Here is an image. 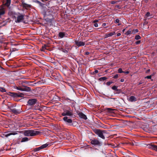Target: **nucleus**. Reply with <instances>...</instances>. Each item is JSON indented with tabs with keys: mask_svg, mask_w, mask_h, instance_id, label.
I'll list each match as a JSON object with an SVG mask.
<instances>
[{
	"mask_svg": "<svg viewBox=\"0 0 157 157\" xmlns=\"http://www.w3.org/2000/svg\"><path fill=\"white\" fill-rule=\"evenodd\" d=\"M41 132L39 131L35 130H26L24 131L23 134L25 136H33L39 135Z\"/></svg>",
	"mask_w": 157,
	"mask_h": 157,
	"instance_id": "f257e3e1",
	"label": "nucleus"
},
{
	"mask_svg": "<svg viewBox=\"0 0 157 157\" xmlns=\"http://www.w3.org/2000/svg\"><path fill=\"white\" fill-rule=\"evenodd\" d=\"M94 132L100 137L103 139H105V137L104 134L106 133V131L105 130H101L98 129H95L94 130Z\"/></svg>",
	"mask_w": 157,
	"mask_h": 157,
	"instance_id": "f03ea898",
	"label": "nucleus"
},
{
	"mask_svg": "<svg viewBox=\"0 0 157 157\" xmlns=\"http://www.w3.org/2000/svg\"><path fill=\"white\" fill-rule=\"evenodd\" d=\"M9 109L10 112L16 115L19 114L21 112V108H15L13 106H11Z\"/></svg>",
	"mask_w": 157,
	"mask_h": 157,
	"instance_id": "7ed1b4c3",
	"label": "nucleus"
},
{
	"mask_svg": "<svg viewBox=\"0 0 157 157\" xmlns=\"http://www.w3.org/2000/svg\"><path fill=\"white\" fill-rule=\"evenodd\" d=\"M73 115V112L71 109H70L69 110L64 109L63 110V112L62 113L60 117H62V116H72Z\"/></svg>",
	"mask_w": 157,
	"mask_h": 157,
	"instance_id": "20e7f679",
	"label": "nucleus"
},
{
	"mask_svg": "<svg viewBox=\"0 0 157 157\" xmlns=\"http://www.w3.org/2000/svg\"><path fill=\"white\" fill-rule=\"evenodd\" d=\"M91 143L92 144L98 146H101L102 144L98 140L96 139H93L91 140Z\"/></svg>",
	"mask_w": 157,
	"mask_h": 157,
	"instance_id": "39448f33",
	"label": "nucleus"
},
{
	"mask_svg": "<svg viewBox=\"0 0 157 157\" xmlns=\"http://www.w3.org/2000/svg\"><path fill=\"white\" fill-rule=\"evenodd\" d=\"M24 19V16L22 14H20L17 17V19H16L15 22L16 23H20Z\"/></svg>",
	"mask_w": 157,
	"mask_h": 157,
	"instance_id": "423d86ee",
	"label": "nucleus"
},
{
	"mask_svg": "<svg viewBox=\"0 0 157 157\" xmlns=\"http://www.w3.org/2000/svg\"><path fill=\"white\" fill-rule=\"evenodd\" d=\"M37 101V100L36 99H29L27 102L28 104L29 105H35Z\"/></svg>",
	"mask_w": 157,
	"mask_h": 157,
	"instance_id": "0eeeda50",
	"label": "nucleus"
},
{
	"mask_svg": "<svg viewBox=\"0 0 157 157\" xmlns=\"http://www.w3.org/2000/svg\"><path fill=\"white\" fill-rule=\"evenodd\" d=\"M48 144H43L40 147L35 148L34 149L33 151L35 152L38 151L40 149L46 147L48 146Z\"/></svg>",
	"mask_w": 157,
	"mask_h": 157,
	"instance_id": "6e6552de",
	"label": "nucleus"
},
{
	"mask_svg": "<svg viewBox=\"0 0 157 157\" xmlns=\"http://www.w3.org/2000/svg\"><path fill=\"white\" fill-rule=\"evenodd\" d=\"M147 146L148 148L157 151V146L152 144H147Z\"/></svg>",
	"mask_w": 157,
	"mask_h": 157,
	"instance_id": "1a4fd4ad",
	"label": "nucleus"
},
{
	"mask_svg": "<svg viewBox=\"0 0 157 157\" xmlns=\"http://www.w3.org/2000/svg\"><path fill=\"white\" fill-rule=\"evenodd\" d=\"M75 42L76 45L78 47L82 46H83L85 45V43L84 42L81 41L75 40Z\"/></svg>",
	"mask_w": 157,
	"mask_h": 157,
	"instance_id": "9d476101",
	"label": "nucleus"
},
{
	"mask_svg": "<svg viewBox=\"0 0 157 157\" xmlns=\"http://www.w3.org/2000/svg\"><path fill=\"white\" fill-rule=\"evenodd\" d=\"M63 120L67 124L71 123L72 121L71 119L68 118L67 116H65L63 118Z\"/></svg>",
	"mask_w": 157,
	"mask_h": 157,
	"instance_id": "9b49d317",
	"label": "nucleus"
},
{
	"mask_svg": "<svg viewBox=\"0 0 157 157\" xmlns=\"http://www.w3.org/2000/svg\"><path fill=\"white\" fill-rule=\"evenodd\" d=\"M78 115L79 117L82 118L85 120H86L87 119L86 116L82 113L81 112L79 113Z\"/></svg>",
	"mask_w": 157,
	"mask_h": 157,
	"instance_id": "f8f14e48",
	"label": "nucleus"
},
{
	"mask_svg": "<svg viewBox=\"0 0 157 157\" xmlns=\"http://www.w3.org/2000/svg\"><path fill=\"white\" fill-rule=\"evenodd\" d=\"M136 100V98L134 96H131L128 98V101L130 102L135 101Z\"/></svg>",
	"mask_w": 157,
	"mask_h": 157,
	"instance_id": "ddd939ff",
	"label": "nucleus"
},
{
	"mask_svg": "<svg viewBox=\"0 0 157 157\" xmlns=\"http://www.w3.org/2000/svg\"><path fill=\"white\" fill-rule=\"evenodd\" d=\"M22 4L23 7H25L26 9L31 7V5L27 4L24 2H22Z\"/></svg>",
	"mask_w": 157,
	"mask_h": 157,
	"instance_id": "4468645a",
	"label": "nucleus"
},
{
	"mask_svg": "<svg viewBox=\"0 0 157 157\" xmlns=\"http://www.w3.org/2000/svg\"><path fill=\"white\" fill-rule=\"evenodd\" d=\"M31 90V89L30 87L28 86H25L24 88H23V91H25L27 92L30 91Z\"/></svg>",
	"mask_w": 157,
	"mask_h": 157,
	"instance_id": "2eb2a0df",
	"label": "nucleus"
},
{
	"mask_svg": "<svg viewBox=\"0 0 157 157\" xmlns=\"http://www.w3.org/2000/svg\"><path fill=\"white\" fill-rule=\"evenodd\" d=\"M17 134V132H10L8 134H6L5 135H6V137H8V136H9L10 135H14Z\"/></svg>",
	"mask_w": 157,
	"mask_h": 157,
	"instance_id": "dca6fc26",
	"label": "nucleus"
},
{
	"mask_svg": "<svg viewBox=\"0 0 157 157\" xmlns=\"http://www.w3.org/2000/svg\"><path fill=\"white\" fill-rule=\"evenodd\" d=\"M115 34V32H111V33H109L108 34H106L105 35V38H107L108 37H110V36H111L113 35H114V34Z\"/></svg>",
	"mask_w": 157,
	"mask_h": 157,
	"instance_id": "f3484780",
	"label": "nucleus"
},
{
	"mask_svg": "<svg viewBox=\"0 0 157 157\" xmlns=\"http://www.w3.org/2000/svg\"><path fill=\"white\" fill-rule=\"evenodd\" d=\"M65 35V33L64 32H60L59 33V36L61 38H63Z\"/></svg>",
	"mask_w": 157,
	"mask_h": 157,
	"instance_id": "a211bd4d",
	"label": "nucleus"
},
{
	"mask_svg": "<svg viewBox=\"0 0 157 157\" xmlns=\"http://www.w3.org/2000/svg\"><path fill=\"white\" fill-rule=\"evenodd\" d=\"M11 96L13 97H17L18 93H10Z\"/></svg>",
	"mask_w": 157,
	"mask_h": 157,
	"instance_id": "6ab92c4d",
	"label": "nucleus"
},
{
	"mask_svg": "<svg viewBox=\"0 0 157 157\" xmlns=\"http://www.w3.org/2000/svg\"><path fill=\"white\" fill-rule=\"evenodd\" d=\"M5 13V11L4 8L0 9V16L4 15Z\"/></svg>",
	"mask_w": 157,
	"mask_h": 157,
	"instance_id": "aec40b11",
	"label": "nucleus"
},
{
	"mask_svg": "<svg viewBox=\"0 0 157 157\" xmlns=\"http://www.w3.org/2000/svg\"><path fill=\"white\" fill-rule=\"evenodd\" d=\"M29 139L27 137H24L21 140V142H23L26 141H28Z\"/></svg>",
	"mask_w": 157,
	"mask_h": 157,
	"instance_id": "412c9836",
	"label": "nucleus"
},
{
	"mask_svg": "<svg viewBox=\"0 0 157 157\" xmlns=\"http://www.w3.org/2000/svg\"><path fill=\"white\" fill-rule=\"evenodd\" d=\"M10 0H6V2L5 4V5L8 6L10 4Z\"/></svg>",
	"mask_w": 157,
	"mask_h": 157,
	"instance_id": "4be33fe9",
	"label": "nucleus"
},
{
	"mask_svg": "<svg viewBox=\"0 0 157 157\" xmlns=\"http://www.w3.org/2000/svg\"><path fill=\"white\" fill-rule=\"evenodd\" d=\"M107 79V78L106 77H101V78H100L99 79V81H104V80H105Z\"/></svg>",
	"mask_w": 157,
	"mask_h": 157,
	"instance_id": "5701e85b",
	"label": "nucleus"
},
{
	"mask_svg": "<svg viewBox=\"0 0 157 157\" xmlns=\"http://www.w3.org/2000/svg\"><path fill=\"white\" fill-rule=\"evenodd\" d=\"M14 88L15 89H16L18 90H20L22 91L23 90V88H21L20 86L19 87H17L16 86H14Z\"/></svg>",
	"mask_w": 157,
	"mask_h": 157,
	"instance_id": "b1692460",
	"label": "nucleus"
},
{
	"mask_svg": "<svg viewBox=\"0 0 157 157\" xmlns=\"http://www.w3.org/2000/svg\"><path fill=\"white\" fill-rule=\"evenodd\" d=\"M33 2L38 3V4H39L40 5V6H42L43 4L42 3H41V2H40L39 1H38L37 0H35Z\"/></svg>",
	"mask_w": 157,
	"mask_h": 157,
	"instance_id": "393cba45",
	"label": "nucleus"
},
{
	"mask_svg": "<svg viewBox=\"0 0 157 157\" xmlns=\"http://www.w3.org/2000/svg\"><path fill=\"white\" fill-rule=\"evenodd\" d=\"M106 110H108L109 112H113V111L115 110V109H112L110 108H107Z\"/></svg>",
	"mask_w": 157,
	"mask_h": 157,
	"instance_id": "a878e982",
	"label": "nucleus"
},
{
	"mask_svg": "<svg viewBox=\"0 0 157 157\" xmlns=\"http://www.w3.org/2000/svg\"><path fill=\"white\" fill-rule=\"evenodd\" d=\"M117 86H113L112 88L113 90H117V91H118L119 90L117 89Z\"/></svg>",
	"mask_w": 157,
	"mask_h": 157,
	"instance_id": "bb28decb",
	"label": "nucleus"
},
{
	"mask_svg": "<svg viewBox=\"0 0 157 157\" xmlns=\"http://www.w3.org/2000/svg\"><path fill=\"white\" fill-rule=\"evenodd\" d=\"M24 95L21 93H18L17 97H23Z\"/></svg>",
	"mask_w": 157,
	"mask_h": 157,
	"instance_id": "cd10ccee",
	"label": "nucleus"
},
{
	"mask_svg": "<svg viewBox=\"0 0 157 157\" xmlns=\"http://www.w3.org/2000/svg\"><path fill=\"white\" fill-rule=\"evenodd\" d=\"M132 31L129 29L128 30L127 32L125 33V34L127 35H128L131 33Z\"/></svg>",
	"mask_w": 157,
	"mask_h": 157,
	"instance_id": "c85d7f7f",
	"label": "nucleus"
},
{
	"mask_svg": "<svg viewBox=\"0 0 157 157\" xmlns=\"http://www.w3.org/2000/svg\"><path fill=\"white\" fill-rule=\"evenodd\" d=\"M141 38V37L139 35H136L135 37V39L137 40L140 39Z\"/></svg>",
	"mask_w": 157,
	"mask_h": 157,
	"instance_id": "c756f323",
	"label": "nucleus"
},
{
	"mask_svg": "<svg viewBox=\"0 0 157 157\" xmlns=\"http://www.w3.org/2000/svg\"><path fill=\"white\" fill-rule=\"evenodd\" d=\"M0 90L2 92H6V90L2 87L0 88Z\"/></svg>",
	"mask_w": 157,
	"mask_h": 157,
	"instance_id": "7c9ffc66",
	"label": "nucleus"
},
{
	"mask_svg": "<svg viewBox=\"0 0 157 157\" xmlns=\"http://www.w3.org/2000/svg\"><path fill=\"white\" fill-rule=\"evenodd\" d=\"M138 32V30L137 29H133L132 33L134 34L136 33H137Z\"/></svg>",
	"mask_w": 157,
	"mask_h": 157,
	"instance_id": "2f4dec72",
	"label": "nucleus"
},
{
	"mask_svg": "<svg viewBox=\"0 0 157 157\" xmlns=\"http://www.w3.org/2000/svg\"><path fill=\"white\" fill-rule=\"evenodd\" d=\"M118 72L119 73H123V71L122 70V69L121 68H119L118 71Z\"/></svg>",
	"mask_w": 157,
	"mask_h": 157,
	"instance_id": "473e14b6",
	"label": "nucleus"
},
{
	"mask_svg": "<svg viewBox=\"0 0 157 157\" xmlns=\"http://www.w3.org/2000/svg\"><path fill=\"white\" fill-rule=\"evenodd\" d=\"M113 82H106V84L108 86H109Z\"/></svg>",
	"mask_w": 157,
	"mask_h": 157,
	"instance_id": "72a5a7b5",
	"label": "nucleus"
},
{
	"mask_svg": "<svg viewBox=\"0 0 157 157\" xmlns=\"http://www.w3.org/2000/svg\"><path fill=\"white\" fill-rule=\"evenodd\" d=\"M118 77V75L117 74H116L113 77V78H117Z\"/></svg>",
	"mask_w": 157,
	"mask_h": 157,
	"instance_id": "f704fd0d",
	"label": "nucleus"
},
{
	"mask_svg": "<svg viewBox=\"0 0 157 157\" xmlns=\"http://www.w3.org/2000/svg\"><path fill=\"white\" fill-rule=\"evenodd\" d=\"M151 75L147 76L145 77V78H147V79H151Z\"/></svg>",
	"mask_w": 157,
	"mask_h": 157,
	"instance_id": "c9c22d12",
	"label": "nucleus"
},
{
	"mask_svg": "<svg viewBox=\"0 0 157 157\" xmlns=\"http://www.w3.org/2000/svg\"><path fill=\"white\" fill-rule=\"evenodd\" d=\"M115 23H117L119 22V19H116L114 21Z\"/></svg>",
	"mask_w": 157,
	"mask_h": 157,
	"instance_id": "e433bc0d",
	"label": "nucleus"
},
{
	"mask_svg": "<svg viewBox=\"0 0 157 157\" xmlns=\"http://www.w3.org/2000/svg\"><path fill=\"white\" fill-rule=\"evenodd\" d=\"M141 43L140 40H138L135 43V44H140Z\"/></svg>",
	"mask_w": 157,
	"mask_h": 157,
	"instance_id": "4c0bfd02",
	"label": "nucleus"
},
{
	"mask_svg": "<svg viewBox=\"0 0 157 157\" xmlns=\"http://www.w3.org/2000/svg\"><path fill=\"white\" fill-rule=\"evenodd\" d=\"M94 23V26L96 27H98V24L96 23Z\"/></svg>",
	"mask_w": 157,
	"mask_h": 157,
	"instance_id": "58836bf2",
	"label": "nucleus"
},
{
	"mask_svg": "<svg viewBox=\"0 0 157 157\" xmlns=\"http://www.w3.org/2000/svg\"><path fill=\"white\" fill-rule=\"evenodd\" d=\"M150 13L149 12H147L146 14V15L147 17H149L150 16Z\"/></svg>",
	"mask_w": 157,
	"mask_h": 157,
	"instance_id": "ea45409f",
	"label": "nucleus"
},
{
	"mask_svg": "<svg viewBox=\"0 0 157 157\" xmlns=\"http://www.w3.org/2000/svg\"><path fill=\"white\" fill-rule=\"evenodd\" d=\"M129 71H123V73H124L125 74H128L129 73Z\"/></svg>",
	"mask_w": 157,
	"mask_h": 157,
	"instance_id": "a19ab883",
	"label": "nucleus"
},
{
	"mask_svg": "<svg viewBox=\"0 0 157 157\" xmlns=\"http://www.w3.org/2000/svg\"><path fill=\"white\" fill-rule=\"evenodd\" d=\"M106 25V23H103L102 24V27H104V26H105Z\"/></svg>",
	"mask_w": 157,
	"mask_h": 157,
	"instance_id": "79ce46f5",
	"label": "nucleus"
},
{
	"mask_svg": "<svg viewBox=\"0 0 157 157\" xmlns=\"http://www.w3.org/2000/svg\"><path fill=\"white\" fill-rule=\"evenodd\" d=\"M90 53L88 52H86L85 53V55H88Z\"/></svg>",
	"mask_w": 157,
	"mask_h": 157,
	"instance_id": "37998d69",
	"label": "nucleus"
},
{
	"mask_svg": "<svg viewBox=\"0 0 157 157\" xmlns=\"http://www.w3.org/2000/svg\"><path fill=\"white\" fill-rule=\"evenodd\" d=\"M116 3V2L115 1H112L111 2V3L113 4H115Z\"/></svg>",
	"mask_w": 157,
	"mask_h": 157,
	"instance_id": "c03bdc74",
	"label": "nucleus"
},
{
	"mask_svg": "<svg viewBox=\"0 0 157 157\" xmlns=\"http://www.w3.org/2000/svg\"><path fill=\"white\" fill-rule=\"evenodd\" d=\"M94 72L95 73H98V70H95Z\"/></svg>",
	"mask_w": 157,
	"mask_h": 157,
	"instance_id": "a18cd8bd",
	"label": "nucleus"
},
{
	"mask_svg": "<svg viewBox=\"0 0 157 157\" xmlns=\"http://www.w3.org/2000/svg\"><path fill=\"white\" fill-rule=\"evenodd\" d=\"M120 81L121 82H123L124 81V79L122 78L121 79Z\"/></svg>",
	"mask_w": 157,
	"mask_h": 157,
	"instance_id": "49530a36",
	"label": "nucleus"
},
{
	"mask_svg": "<svg viewBox=\"0 0 157 157\" xmlns=\"http://www.w3.org/2000/svg\"><path fill=\"white\" fill-rule=\"evenodd\" d=\"M98 21V20H95L93 21V23H96Z\"/></svg>",
	"mask_w": 157,
	"mask_h": 157,
	"instance_id": "de8ad7c7",
	"label": "nucleus"
},
{
	"mask_svg": "<svg viewBox=\"0 0 157 157\" xmlns=\"http://www.w3.org/2000/svg\"><path fill=\"white\" fill-rule=\"evenodd\" d=\"M142 83V82L141 81L138 84V85H140Z\"/></svg>",
	"mask_w": 157,
	"mask_h": 157,
	"instance_id": "09e8293b",
	"label": "nucleus"
},
{
	"mask_svg": "<svg viewBox=\"0 0 157 157\" xmlns=\"http://www.w3.org/2000/svg\"><path fill=\"white\" fill-rule=\"evenodd\" d=\"M121 35V33H118L117 34V36H120Z\"/></svg>",
	"mask_w": 157,
	"mask_h": 157,
	"instance_id": "8fccbe9b",
	"label": "nucleus"
},
{
	"mask_svg": "<svg viewBox=\"0 0 157 157\" xmlns=\"http://www.w3.org/2000/svg\"><path fill=\"white\" fill-rule=\"evenodd\" d=\"M45 14L46 15H49V14H48V13H47V11H46V12H45Z\"/></svg>",
	"mask_w": 157,
	"mask_h": 157,
	"instance_id": "3c124183",
	"label": "nucleus"
},
{
	"mask_svg": "<svg viewBox=\"0 0 157 157\" xmlns=\"http://www.w3.org/2000/svg\"><path fill=\"white\" fill-rule=\"evenodd\" d=\"M43 49H46V48H45V46H43Z\"/></svg>",
	"mask_w": 157,
	"mask_h": 157,
	"instance_id": "603ef678",
	"label": "nucleus"
},
{
	"mask_svg": "<svg viewBox=\"0 0 157 157\" xmlns=\"http://www.w3.org/2000/svg\"><path fill=\"white\" fill-rule=\"evenodd\" d=\"M116 7L117 8H119V5H117Z\"/></svg>",
	"mask_w": 157,
	"mask_h": 157,
	"instance_id": "864d4df0",
	"label": "nucleus"
},
{
	"mask_svg": "<svg viewBox=\"0 0 157 157\" xmlns=\"http://www.w3.org/2000/svg\"><path fill=\"white\" fill-rule=\"evenodd\" d=\"M121 25V23H118V25L119 26V25Z\"/></svg>",
	"mask_w": 157,
	"mask_h": 157,
	"instance_id": "5fc2aeb1",
	"label": "nucleus"
},
{
	"mask_svg": "<svg viewBox=\"0 0 157 157\" xmlns=\"http://www.w3.org/2000/svg\"><path fill=\"white\" fill-rule=\"evenodd\" d=\"M125 29H124L122 31L123 32H124L125 31Z\"/></svg>",
	"mask_w": 157,
	"mask_h": 157,
	"instance_id": "6e6d98bb",
	"label": "nucleus"
},
{
	"mask_svg": "<svg viewBox=\"0 0 157 157\" xmlns=\"http://www.w3.org/2000/svg\"><path fill=\"white\" fill-rule=\"evenodd\" d=\"M150 71V69H148L147 70V71H148V72L149 71Z\"/></svg>",
	"mask_w": 157,
	"mask_h": 157,
	"instance_id": "4d7b16f0",
	"label": "nucleus"
},
{
	"mask_svg": "<svg viewBox=\"0 0 157 157\" xmlns=\"http://www.w3.org/2000/svg\"><path fill=\"white\" fill-rule=\"evenodd\" d=\"M42 2H44V0H41Z\"/></svg>",
	"mask_w": 157,
	"mask_h": 157,
	"instance_id": "13d9d810",
	"label": "nucleus"
},
{
	"mask_svg": "<svg viewBox=\"0 0 157 157\" xmlns=\"http://www.w3.org/2000/svg\"><path fill=\"white\" fill-rule=\"evenodd\" d=\"M111 98V99H114V98Z\"/></svg>",
	"mask_w": 157,
	"mask_h": 157,
	"instance_id": "bf43d9fd",
	"label": "nucleus"
},
{
	"mask_svg": "<svg viewBox=\"0 0 157 157\" xmlns=\"http://www.w3.org/2000/svg\"><path fill=\"white\" fill-rule=\"evenodd\" d=\"M49 12H51V11H50V10L49 11Z\"/></svg>",
	"mask_w": 157,
	"mask_h": 157,
	"instance_id": "052dcab7",
	"label": "nucleus"
},
{
	"mask_svg": "<svg viewBox=\"0 0 157 157\" xmlns=\"http://www.w3.org/2000/svg\"><path fill=\"white\" fill-rule=\"evenodd\" d=\"M156 6H157V4H156Z\"/></svg>",
	"mask_w": 157,
	"mask_h": 157,
	"instance_id": "680f3d73",
	"label": "nucleus"
}]
</instances>
